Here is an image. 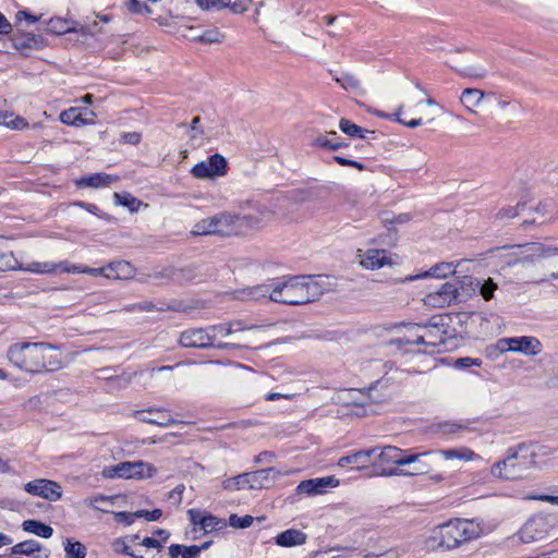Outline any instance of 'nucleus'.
I'll list each match as a JSON object with an SVG mask.
<instances>
[{
  "label": "nucleus",
  "instance_id": "obj_23",
  "mask_svg": "<svg viewBox=\"0 0 558 558\" xmlns=\"http://www.w3.org/2000/svg\"><path fill=\"white\" fill-rule=\"evenodd\" d=\"M272 293V280L253 287H246L234 291V298L240 301H259L269 299Z\"/></svg>",
  "mask_w": 558,
  "mask_h": 558
},
{
  "label": "nucleus",
  "instance_id": "obj_29",
  "mask_svg": "<svg viewBox=\"0 0 558 558\" xmlns=\"http://www.w3.org/2000/svg\"><path fill=\"white\" fill-rule=\"evenodd\" d=\"M306 542V535L295 529H289L279 533L275 537V543L280 547H293L303 545Z\"/></svg>",
  "mask_w": 558,
  "mask_h": 558
},
{
  "label": "nucleus",
  "instance_id": "obj_35",
  "mask_svg": "<svg viewBox=\"0 0 558 558\" xmlns=\"http://www.w3.org/2000/svg\"><path fill=\"white\" fill-rule=\"evenodd\" d=\"M201 554V547L196 545L184 546L179 544H172L169 547V555L171 558L181 556L182 558H197Z\"/></svg>",
  "mask_w": 558,
  "mask_h": 558
},
{
  "label": "nucleus",
  "instance_id": "obj_6",
  "mask_svg": "<svg viewBox=\"0 0 558 558\" xmlns=\"http://www.w3.org/2000/svg\"><path fill=\"white\" fill-rule=\"evenodd\" d=\"M25 270L34 274H51L60 269L63 272H88L92 275H101L104 272V268H83L80 266H68L66 262L61 263H41V262H33L23 266L14 256L12 252H3L0 253V271L8 270Z\"/></svg>",
  "mask_w": 558,
  "mask_h": 558
},
{
  "label": "nucleus",
  "instance_id": "obj_36",
  "mask_svg": "<svg viewBox=\"0 0 558 558\" xmlns=\"http://www.w3.org/2000/svg\"><path fill=\"white\" fill-rule=\"evenodd\" d=\"M193 40L205 43V44H218L225 40V34L219 31L217 27H213L206 31H203L199 34H193L191 36Z\"/></svg>",
  "mask_w": 558,
  "mask_h": 558
},
{
  "label": "nucleus",
  "instance_id": "obj_40",
  "mask_svg": "<svg viewBox=\"0 0 558 558\" xmlns=\"http://www.w3.org/2000/svg\"><path fill=\"white\" fill-rule=\"evenodd\" d=\"M337 83L340 84V86L348 90L353 92L357 95H364L365 92L363 90L361 86V82L353 75L344 74L341 77L336 78Z\"/></svg>",
  "mask_w": 558,
  "mask_h": 558
},
{
  "label": "nucleus",
  "instance_id": "obj_64",
  "mask_svg": "<svg viewBox=\"0 0 558 558\" xmlns=\"http://www.w3.org/2000/svg\"><path fill=\"white\" fill-rule=\"evenodd\" d=\"M12 31V25L5 19V16L0 12V34L7 35Z\"/></svg>",
  "mask_w": 558,
  "mask_h": 558
},
{
  "label": "nucleus",
  "instance_id": "obj_32",
  "mask_svg": "<svg viewBox=\"0 0 558 558\" xmlns=\"http://www.w3.org/2000/svg\"><path fill=\"white\" fill-rule=\"evenodd\" d=\"M484 98V93L477 88H465L460 97L463 107L470 111L475 112V108L480 106Z\"/></svg>",
  "mask_w": 558,
  "mask_h": 558
},
{
  "label": "nucleus",
  "instance_id": "obj_7",
  "mask_svg": "<svg viewBox=\"0 0 558 558\" xmlns=\"http://www.w3.org/2000/svg\"><path fill=\"white\" fill-rule=\"evenodd\" d=\"M288 474H290L289 471H281L277 468L262 469L227 478L222 482V487L230 492L263 489L270 487L277 480Z\"/></svg>",
  "mask_w": 558,
  "mask_h": 558
},
{
  "label": "nucleus",
  "instance_id": "obj_21",
  "mask_svg": "<svg viewBox=\"0 0 558 558\" xmlns=\"http://www.w3.org/2000/svg\"><path fill=\"white\" fill-rule=\"evenodd\" d=\"M132 416L141 422L163 427L174 423L170 413L163 409L149 408L147 410H137L132 412Z\"/></svg>",
  "mask_w": 558,
  "mask_h": 558
},
{
  "label": "nucleus",
  "instance_id": "obj_22",
  "mask_svg": "<svg viewBox=\"0 0 558 558\" xmlns=\"http://www.w3.org/2000/svg\"><path fill=\"white\" fill-rule=\"evenodd\" d=\"M453 293L452 282H446L437 291L426 294L423 301L429 307L441 308L454 303L457 296Z\"/></svg>",
  "mask_w": 558,
  "mask_h": 558
},
{
  "label": "nucleus",
  "instance_id": "obj_49",
  "mask_svg": "<svg viewBox=\"0 0 558 558\" xmlns=\"http://www.w3.org/2000/svg\"><path fill=\"white\" fill-rule=\"evenodd\" d=\"M111 513L113 515L114 522L118 523V524H122L124 526L131 525L135 521V519L137 518V512L136 511H133V512H129V511L114 512V511H111Z\"/></svg>",
  "mask_w": 558,
  "mask_h": 558
},
{
  "label": "nucleus",
  "instance_id": "obj_15",
  "mask_svg": "<svg viewBox=\"0 0 558 558\" xmlns=\"http://www.w3.org/2000/svg\"><path fill=\"white\" fill-rule=\"evenodd\" d=\"M410 330L415 331V337H404V341L407 343L412 344H425L427 347H437L438 344H441L445 342L444 333L440 331V329L433 325V326H422V325H413L410 326Z\"/></svg>",
  "mask_w": 558,
  "mask_h": 558
},
{
  "label": "nucleus",
  "instance_id": "obj_25",
  "mask_svg": "<svg viewBox=\"0 0 558 558\" xmlns=\"http://www.w3.org/2000/svg\"><path fill=\"white\" fill-rule=\"evenodd\" d=\"M140 539L137 534L128 535L112 542V549L119 554H125L133 558H154L153 556L144 555L141 548H137L136 541Z\"/></svg>",
  "mask_w": 558,
  "mask_h": 558
},
{
  "label": "nucleus",
  "instance_id": "obj_14",
  "mask_svg": "<svg viewBox=\"0 0 558 558\" xmlns=\"http://www.w3.org/2000/svg\"><path fill=\"white\" fill-rule=\"evenodd\" d=\"M227 173V160L223 156L215 154L207 160L196 163L191 169V174L196 179H214Z\"/></svg>",
  "mask_w": 558,
  "mask_h": 558
},
{
  "label": "nucleus",
  "instance_id": "obj_24",
  "mask_svg": "<svg viewBox=\"0 0 558 558\" xmlns=\"http://www.w3.org/2000/svg\"><path fill=\"white\" fill-rule=\"evenodd\" d=\"M458 265H459L458 263H453V262H440V263L432 266L427 271L407 277L404 279V281H414V280L424 279V278H428V277L439 278V279L447 278L448 276L456 274Z\"/></svg>",
  "mask_w": 558,
  "mask_h": 558
},
{
  "label": "nucleus",
  "instance_id": "obj_27",
  "mask_svg": "<svg viewBox=\"0 0 558 558\" xmlns=\"http://www.w3.org/2000/svg\"><path fill=\"white\" fill-rule=\"evenodd\" d=\"M134 275L135 269L125 260H116L107 265V279L128 280Z\"/></svg>",
  "mask_w": 558,
  "mask_h": 558
},
{
  "label": "nucleus",
  "instance_id": "obj_9",
  "mask_svg": "<svg viewBox=\"0 0 558 558\" xmlns=\"http://www.w3.org/2000/svg\"><path fill=\"white\" fill-rule=\"evenodd\" d=\"M158 469L149 462L124 461L112 466H107V477L144 481L156 476Z\"/></svg>",
  "mask_w": 558,
  "mask_h": 558
},
{
  "label": "nucleus",
  "instance_id": "obj_31",
  "mask_svg": "<svg viewBox=\"0 0 558 558\" xmlns=\"http://www.w3.org/2000/svg\"><path fill=\"white\" fill-rule=\"evenodd\" d=\"M269 217L270 211L266 208L256 209L254 213L240 216V219L244 220V223L242 225V233L246 232L247 230L257 228Z\"/></svg>",
  "mask_w": 558,
  "mask_h": 558
},
{
  "label": "nucleus",
  "instance_id": "obj_50",
  "mask_svg": "<svg viewBox=\"0 0 558 558\" xmlns=\"http://www.w3.org/2000/svg\"><path fill=\"white\" fill-rule=\"evenodd\" d=\"M78 186L100 187L105 185V177L101 173H96L87 178H82L76 181Z\"/></svg>",
  "mask_w": 558,
  "mask_h": 558
},
{
  "label": "nucleus",
  "instance_id": "obj_19",
  "mask_svg": "<svg viewBox=\"0 0 558 558\" xmlns=\"http://www.w3.org/2000/svg\"><path fill=\"white\" fill-rule=\"evenodd\" d=\"M339 480L335 476L316 477L306 481H302L298 487V494H305L308 496L320 495L326 492L329 487H337Z\"/></svg>",
  "mask_w": 558,
  "mask_h": 558
},
{
  "label": "nucleus",
  "instance_id": "obj_48",
  "mask_svg": "<svg viewBox=\"0 0 558 558\" xmlns=\"http://www.w3.org/2000/svg\"><path fill=\"white\" fill-rule=\"evenodd\" d=\"M464 426L458 422H440L436 425V430L444 435H454L460 433Z\"/></svg>",
  "mask_w": 558,
  "mask_h": 558
},
{
  "label": "nucleus",
  "instance_id": "obj_2",
  "mask_svg": "<svg viewBox=\"0 0 558 558\" xmlns=\"http://www.w3.org/2000/svg\"><path fill=\"white\" fill-rule=\"evenodd\" d=\"M325 279L322 276H296L272 280L270 301L289 305L313 302L325 291Z\"/></svg>",
  "mask_w": 558,
  "mask_h": 558
},
{
  "label": "nucleus",
  "instance_id": "obj_56",
  "mask_svg": "<svg viewBox=\"0 0 558 558\" xmlns=\"http://www.w3.org/2000/svg\"><path fill=\"white\" fill-rule=\"evenodd\" d=\"M137 518H144L148 522L158 521L162 517L160 509L154 510H137Z\"/></svg>",
  "mask_w": 558,
  "mask_h": 558
},
{
  "label": "nucleus",
  "instance_id": "obj_30",
  "mask_svg": "<svg viewBox=\"0 0 558 558\" xmlns=\"http://www.w3.org/2000/svg\"><path fill=\"white\" fill-rule=\"evenodd\" d=\"M376 451L377 449H368L353 452L351 454L340 458L338 461V465L344 468L348 464H353L356 466V469H363L367 465L372 454H374Z\"/></svg>",
  "mask_w": 558,
  "mask_h": 558
},
{
  "label": "nucleus",
  "instance_id": "obj_4",
  "mask_svg": "<svg viewBox=\"0 0 558 558\" xmlns=\"http://www.w3.org/2000/svg\"><path fill=\"white\" fill-rule=\"evenodd\" d=\"M439 458L444 461L451 462L454 460L461 462H472L480 460V456L466 446L449 447L444 449L427 450L422 452H413L407 450L404 458V466L407 464H415L422 475H429V478L436 483L445 480L441 473L435 472L433 461Z\"/></svg>",
  "mask_w": 558,
  "mask_h": 558
},
{
  "label": "nucleus",
  "instance_id": "obj_3",
  "mask_svg": "<svg viewBox=\"0 0 558 558\" xmlns=\"http://www.w3.org/2000/svg\"><path fill=\"white\" fill-rule=\"evenodd\" d=\"M519 262L526 267L529 280L533 283L558 280V247L541 243L526 244Z\"/></svg>",
  "mask_w": 558,
  "mask_h": 558
},
{
  "label": "nucleus",
  "instance_id": "obj_41",
  "mask_svg": "<svg viewBox=\"0 0 558 558\" xmlns=\"http://www.w3.org/2000/svg\"><path fill=\"white\" fill-rule=\"evenodd\" d=\"M339 128L347 135L359 138H365L366 133H374L373 131L363 130L361 126L347 119L340 120Z\"/></svg>",
  "mask_w": 558,
  "mask_h": 558
},
{
  "label": "nucleus",
  "instance_id": "obj_45",
  "mask_svg": "<svg viewBox=\"0 0 558 558\" xmlns=\"http://www.w3.org/2000/svg\"><path fill=\"white\" fill-rule=\"evenodd\" d=\"M336 132H330L328 134H320L316 136L312 143L315 147H322L329 150H337L338 145H336Z\"/></svg>",
  "mask_w": 558,
  "mask_h": 558
},
{
  "label": "nucleus",
  "instance_id": "obj_17",
  "mask_svg": "<svg viewBox=\"0 0 558 558\" xmlns=\"http://www.w3.org/2000/svg\"><path fill=\"white\" fill-rule=\"evenodd\" d=\"M548 522L544 517H533L519 531V537L524 543L543 539L548 533Z\"/></svg>",
  "mask_w": 558,
  "mask_h": 558
},
{
  "label": "nucleus",
  "instance_id": "obj_5",
  "mask_svg": "<svg viewBox=\"0 0 558 558\" xmlns=\"http://www.w3.org/2000/svg\"><path fill=\"white\" fill-rule=\"evenodd\" d=\"M488 531V526L478 519H456L436 526L432 532V539L437 546L446 549L458 547L464 542L481 537Z\"/></svg>",
  "mask_w": 558,
  "mask_h": 558
},
{
  "label": "nucleus",
  "instance_id": "obj_11",
  "mask_svg": "<svg viewBox=\"0 0 558 558\" xmlns=\"http://www.w3.org/2000/svg\"><path fill=\"white\" fill-rule=\"evenodd\" d=\"M356 260L366 270H377L395 265L393 255L386 250L379 248L357 250Z\"/></svg>",
  "mask_w": 558,
  "mask_h": 558
},
{
  "label": "nucleus",
  "instance_id": "obj_63",
  "mask_svg": "<svg viewBox=\"0 0 558 558\" xmlns=\"http://www.w3.org/2000/svg\"><path fill=\"white\" fill-rule=\"evenodd\" d=\"M153 537H156L162 545H165L170 537V533L167 530L158 529L154 532Z\"/></svg>",
  "mask_w": 558,
  "mask_h": 558
},
{
  "label": "nucleus",
  "instance_id": "obj_57",
  "mask_svg": "<svg viewBox=\"0 0 558 558\" xmlns=\"http://www.w3.org/2000/svg\"><path fill=\"white\" fill-rule=\"evenodd\" d=\"M125 5L133 13H150V9L138 0H128Z\"/></svg>",
  "mask_w": 558,
  "mask_h": 558
},
{
  "label": "nucleus",
  "instance_id": "obj_39",
  "mask_svg": "<svg viewBox=\"0 0 558 558\" xmlns=\"http://www.w3.org/2000/svg\"><path fill=\"white\" fill-rule=\"evenodd\" d=\"M0 125L7 126L12 130H20L27 126V122L14 114L13 112L9 111H0Z\"/></svg>",
  "mask_w": 558,
  "mask_h": 558
},
{
  "label": "nucleus",
  "instance_id": "obj_28",
  "mask_svg": "<svg viewBox=\"0 0 558 558\" xmlns=\"http://www.w3.org/2000/svg\"><path fill=\"white\" fill-rule=\"evenodd\" d=\"M189 514L193 524L199 525V527L206 533L220 530L226 525L222 520L211 514L201 515L195 510H189Z\"/></svg>",
  "mask_w": 558,
  "mask_h": 558
},
{
  "label": "nucleus",
  "instance_id": "obj_53",
  "mask_svg": "<svg viewBox=\"0 0 558 558\" xmlns=\"http://www.w3.org/2000/svg\"><path fill=\"white\" fill-rule=\"evenodd\" d=\"M386 474L397 475V476H420V475H422L415 464H407L405 466H401L400 471L389 470L386 472Z\"/></svg>",
  "mask_w": 558,
  "mask_h": 558
},
{
  "label": "nucleus",
  "instance_id": "obj_46",
  "mask_svg": "<svg viewBox=\"0 0 558 558\" xmlns=\"http://www.w3.org/2000/svg\"><path fill=\"white\" fill-rule=\"evenodd\" d=\"M192 233L195 235H208L216 234L214 217L205 218L198 221L192 229Z\"/></svg>",
  "mask_w": 558,
  "mask_h": 558
},
{
  "label": "nucleus",
  "instance_id": "obj_54",
  "mask_svg": "<svg viewBox=\"0 0 558 558\" xmlns=\"http://www.w3.org/2000/svg\"><path fill=\"white\" fill-rule=\"evenodd\" d=\"M523 204H518L517 206H509L500 209L497 214L499 219H511L519 215L520 209L523 207Z\"/></svg>",
  "mask_w": 558,
  "mask_h": 558
},
{
  "label": "nucleus",
  "instance_id": "obj_16",
  "mask_svg": "<svg viewBox=\"0 0 558 558\" xmlns=\"http://www.w3.org/2000/svg\"><path fill=\"white\" fill-rule=\"evenodd\" d=\"M25 490L50 501H57L62 497L61 486L57 482L45 478L28 482L25 484Z\"/></svg>",
  "mask_w": 558,
  "mask_h": 558
},
{
  "label": "nucleus",
  "instance_id": "obj_37",
  "mask_svg": "<svg viewBox=\"0 0 558 558\" xmlns=\"http://www.w3.org/2000/svg\"><path fill=\"white\" fill-rule=\"evenodd\" d=\"M60 120L64 124L81 125L88 123V119L84 117L80 108H70L60 114Z\"/></svg>",
  "mask_w": 558,
  "mask_h": 558
},
{
  "label": "nucleus",
  "instance_id": "obj_26",
  "mask_svg": "<svg viewBox=\"0 0 558 558\" xmlns=\"http://www.w3.org/2000/svg\"><path fill=\"white\" fill-rule=\"evenodd\" d=\"M480 286V280H473L465 277L457 283L452 282V290H454V303H461L471 298Z\"/></svg>",
  "mask_w": 558,
  "mask_h": 558
},
{
  "label": "nucleus",
  "instance_id": "obj_59",
  "mask_svg": "<svg viewBox=\"0 0 558 558\" xmlns=\"http://www.w3.org/2000/svg\"><path fill=\"white\" fill-rule=\"evenodd\" d=\"M482 361L480 359H472V357H460L457 359L454 362V366L459 368H466L471 366H481Z\"/></svg>",
  "mask_w": 558,
  "mask_h": 558
},
{
  "label": "nucleus",
  "instance_id": "obj_12",
  "mask_svg": "<svg viewBox=\"0 0 558 558\" xmlns=\"http://www.w3.org/2000/svg\"><path fill=\"white\" fill-rule=\"evenodd\" d=\"M376 449L379 450L377 454L379 460L377 475L389 477L390 475L386 474L387 471H400L401 466H404L407 450L395 446H385Z\"/></svg>",
  "mask_w": 558,
  "mask_h": 558
},
{
  "label": "nucleus",
  "instance_id": "obj_52",
  "mask_svg": "<svg viewBox=\"0 0 558 558\" xmlns=\"http://www.w3.org/2000/svg\"><path fill=\"white\" fill-rule=\"evenodd\" d=\"M477 289L485 300H490L494 296V292L497 290V284L493 281V279L488 278L483 282L480 281Z\"/></svg>",
  "mask_w": 558,
  "mask_h": 558
},
{
  "label": "nucleus",
  "instance_id": "obj_55",
  "mask_svg": "<svg viewBox=\"0 0 558 558\" xmlns=\"http://www.w3.org/2000/svg\"><path fill=\"white\" fill-rule=\"evenodd\" d=\"M253 0H231L229 9L234 14H242L246 12Z\"/></svg>",
  "mask_w": 558,
  "mask_h": 558
},
{
  "label": "nucleus",
  "instance_id": "obj_33",
  "mask_svg": "<svg viewBox=\"0 0 558 558\" xmlns=\"http://www.w3.org/2000/svg\"><path fill=\"white\" fill-rule=\"evenodd\" d=\"M23 530L38 535L44 538H49L52 536L53 530L50 525H47L37 520H26L23 522Z\"/></svg>",
  "mask_w": 558,
  "mask_h": 558
},
{
  "label": "nucleus",
  "instance_id": "obj_62",
  "mask_svg": "<svg viewBox=\"0 0 558 558\" xmlns=\"http://www.w3.org/2000/svg\"><path fill=\"white\" fill-rule=\"evenodd\" d=\"M333 159L340 166H350V167H354V168H356L359 170H364L365 169L363 163H361L359 161H355V160H350V159H347V158H343V157H340V156H336Z\"/></svg>",
  "mask_w": 558,
  "mask_h": 558
},
{
  "label": "nucleus",
  "instance_id": "obj_18",
  "mask_svg": "<svg viewBox=\"0 0 558 558\" xmlns=\"http://www.w3.org/2000/svg\"><path fill=\"white\" fill-rule=\"evenodd\" d=\"M214 217L216 234L231 235L242 233L243 219L239 215L221 213Z\"/></svg>",
  "mask_w": 558,
  "mask_h": 558
},
{
  "label": "nucleus",
  "instance_id": "obj_1",
  "mask_svg": "<svg viewBox=\"0 0 558 558\" xmlns=\"http://www.w3.org/2000/svg\"><path fill=\"white\" fill-rule=\"evenodd\" d=\"M8 359L17 368L33 374L62 367L60 351L47 342H17L8 350Z\"/></svg>",
  "mask_w": 558,
  "mask_h": 558
},
{
  "label": "nucleus",
  "instance_id": "obj_42",
  "mask_svg": "<svg viewBox=\"0 0 558 558\" xmlns=\"http://www.w3.org/2000/svg\"><path fill=\"white\" fill-rule=\"evenodd\" d=\"M136 546L137 548H141L144 555L153 556L154 558L155 555L153 554V551H160L163 548V545L156 537L153 536L144 537L141 541H136Z\"/></svg>",
  "mask_w": 558,
  "mask_h": 558
},
{
  "label": "nucleus",
  "instance_id": "obj_61",
  "mask_svg": "<svg viewBox=\"0 0 558 558\" xmlns=\"http://www.w3.org/2000/svg\"><path fill=\"white\" fill-rule=\"evenodd\" d=\"M183 490V486H177L167 494V499L171 501L174 506H179L182 501Z\"/></svg>",
  "mask_w": 558,
  "mask_h": 558
},
{
  "label": "nucleus",
  "instance_id": "obj_43",
  "mask_svg": "<svg viewBox=\"0 0 558 558\" xmlns=\"http://www.w3.org/2000/svg\"><path fill=\"white\" fill-rule=\"evenodd\" d=\"M195 3L203 11L218 12L229 9L231 0H195Z\"/></svg>",
  "mask_w": 558,
  "mask_h": 558
},
{
  "label": "nucleus",
  "instance_id": "obj_10",
  "mask_svg": "<svg viewBox=\"0 0 558 558\" xmlns=\"http://www.w3.org/2000/svg\"><path fill=\"white\" fill-rule=\"evenodd\" d=\"M496 347L500 353L514 352L527 356H536L543 351L541 341L532 336L501 338Z\"/></svg>",
  "mask_w": 558,
  "mask_h": 558
},
{
  "label": "nucleus",
  "instance_id": "obj_51",
  "mask_svg": "<svg viewBox=\"0 0 558 558\" xmlns=\"http://www.w3.org/2000/svg\"><path fill=\"white\" fill-rule=\"evenodd\" d=\"M254 518L252 515L239 517L231 514L229 517V525L234 529H246L253 524Z\"/></svg>",
  "mask_w": 558,
  "mask_h": 558
},
{
  "label": "nucleus",
  "instance_id": "obj_38",
  "mask_svg": "<svg viewBox=\"0 0 558 558\" xmlns=\"http://www.w3.org/2000/svg\"><path fill=\"white\" fill-rule=\"evenodd\" d=\"M114 204L126 207L131 213H136L142 206V202L130 193H114Z\"/></svg>",
  "mask_w": 558,
  "mask_h": 558
},
{
  "label": "nucleus",
  "instance_id": "obj_44",
  "mask_svg": "<svg viewBox=\"0 0 558 558\" xmlns=\"http://www.w3.org/2000/svg\"><path fill=\"white\" fill-rule=\"evenodd\" d=\"M40 549V544L34 539H28L15 544L11 548V553L14 555H26L29 556Z\"/></svg>",
  "mask_w": 558,
  "mask_h": 558
},
{
  "label": "nucleus",
  "instance_id": "obj_34",
  "mask_svg": "<svg viewBox=\"0 0 558 558\" xmlns=\"http://www.w3.org/2000/svg\"><path fill=\"white\" fill-rule=\"evenodd\" d=\"M47 29L53 34H65L75 31L74 22L62 17H51L47 23Z\"/></svg>",
  "mask_w": 558,
  "mask_h": 558
},
{
  "label": "nucleus",
  "instance_id": "obj_58",
  "mask_svg": "<svg viewBox=\"0 0 558 558\" xmlns=\"http://www.w3.org/2000/svg\"><path fill=\"white\" fill-rule=\"evenodd\" d=\"M142 140V134L138 132H126L121 135L120 143L137 145Z\"/></svg>",
  "mask_w": 558,
  "mask_h": 558
},
{
  "label": "nucleus",
  "instance_id": "obj_8",
  "mask_svg": "<svg viewBox=\"0 0 558 558\" xmlns=\"http://www.w3.org/2000/svg\"><path fill=\"white\" fill-rule=\"evenodd\" d=\"M531 463V457L526 452L509 449L507 457L492 466L490 473L495 477L515 480L523 475Z\"/></svg>",
  "mask_w": 558,
  "mask_h": 558
},
{
  "label": "nucleus",
  "instance_id": "obj_60",
  "mask_svg": "<svg viewBox=\"0 0 558 558\" xmlns=\"http://www.w3.org/2000/svg\"><path fill=\"white\" fill-rule=\"evenodd\" d=\"M403 111V106H400L397 110V112L395 113L396 116V120L401 123V124H404L405 126L408 128H411V129H414L416 126H420L422 125V119L418 118V119H413V120H410V121H405L403 119H401V113Z\"/></svg>",
  "mask_w": 558,
  "mask_h": 558
},
{
  "label": "nucleus",
  "instance_id": "obj_47",
  "mask_svg": "<svg viewBox=\"0 0 558 558\" xmlns=\"http://www.w3.org/2000/svg\"><path fill=\"white\" fill-rule=\"evenodd\" d=\"M66 558H85L86 549L81 542H71L68 539V544L64 548Z\"/></svg>",
  "mask_w": 558,
  "mask_h": 558
},
{
  "label": "nucleus",
  "instance_id": "obj_20",
  "mask_svg": "<svg viewBox=\"0 0 558 558\" xmlns=\"http://www.w3.org/2000/svg\"><path fill=\"white\" fill-rule=\"evenodd\" d=\"M180 344L184 348H207L213 344V336L207 329H187L180 336Z\"/></svg>",
  "mask_w": 558,
  "mask_h": 558
},
{
  "label": "nucleus",
  "instance_id": "obj_13",
  "mask_svg": "<svg viewBox=\"0 0 558 558\" xmlns=\"http://www.w3.org/2000/svg\"><path fill=\"white\" fill-rule=\"evenodd\" d=\"M271 324L257 325V324H248L244 320H231L228 323L215 325L208 327L209 332L213 336V341L218 337H228L236 332L242 331H256L258 333H265Z\"/></svg>",
  "mask_w": 558,
  "mask_h": 558
}]
</instances>
